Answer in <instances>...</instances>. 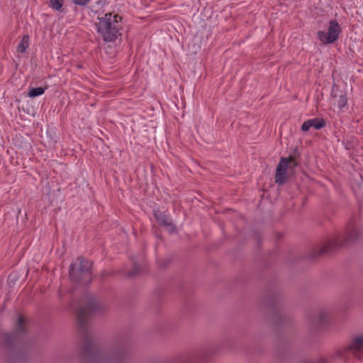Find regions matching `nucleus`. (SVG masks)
Listing matches in <instances>:
<instances>
[{
    "mask_svg": "<svg viewBox=\"0 0 363 363\" xmlns=\"http://www.w3.org/2000/svg\"><path fill=\"white\" fill-rule=\"evenodd\" d=\"M121 17L118 14L108 13L99 18L97 31L106 42L114 41L120 35Z\"/></svg>",
    "mask_w": 363,
    "mask_h": 363,
    "instance_id": "nucleus-1",
    "label": "nucleus"
},
{
    "mask_svg": "<svg viewBox=\"0 0 363 363\" xmlns=\"http://www.w3.org/2000/svg\"><path fill=\"white\" fill-rule=\"evenodd\" d=\"M91 263L84 258L77 259V262L70 265L69 276L74 281L89 279Z\"/></svg>",
    "mask_w": 363,
    "mask_h": 363,
    "instance_id": "nucleus-2",
    "label": "nucleus"
},
{
    "mask_svg": "<svg viewBox=\"0 0 363 363\" xmlns=\"http://www.w3.org/2000/svg\"><path fill=\"white\" fill-rule=\"evenodd\" d=\"M341 33V28L339 23L335 21H330L329 23L328 32L319 30L317 33L318 40L324 45L331 44L336 41Z\"/></svg>",
    "mask_w": 363,
    "mask_h": 363,
    "instance_id": "nucleus-3",
    "label": "nucleus"
},
{
    "mask_svg": "<svg viewBox=\"0 0 363 363\" xmlns=\"http://www.w3.org/2000/svg\"><path fill=\"white\" fill-rule=\"evenodd\" d=\"M293 160L291 159H288L286 157L281 158L277 169L275 174V182L279 184H284L286 179V172L289 167V163H291Z\"/></svg>",
    "mask_w": 363,
    "mask_h": 363,
    "instance_id": "nucleus-4",
    "label": "nucleus"
},
{
    "mask_svg": "<svg viewBox=\"0 0 363 363\" xmlns=\"http://www.w3.org/2000/svg\"><path fill=\"white\" fill-rule=\"evenodd\" d=\"M348 350L357 357L360 358V353L363 352V335L354 338L348 346Z\"/></svg>",
    "mask_w": 363,
    "mask_h": 363,
    "instance_id": "nucleus-5",
    "label": "nucleus"
},
{
    "mask_svg": "<svg viewBox=\"0 0 363 363\" xmlns=\"http://www.w3.org/2000/svg\"><path fill=\"white\" fill-rule=\"evenodd\" d=\"M325 125V121L322 118H315L305 121L301 125L303 132L308 131L311 128L319 130Z\"/></svg>",
    "mask_w": 363,
    "mask_h": 363,
    "instance_id": "nucleus-6",
    "label": "nucleus"
},
{
    "mask_svg": "<svg viewBox=\"0 0 363 363\" xmlns=\"http://www.w3.org/2000/svg\"><path fill=\"white\" fill-rule=\"evenodd\" d=\"M155 216L159 223L166 227L167 230H169L170 233L174 230V227L172 226L171 222L169 220L168 218H167L165 216L160 213H155Z\"/></svg>",
    "mask_w": 363,
    "mask_h": 363,
    "instance_id": "nucleus-7",
    "label": "nucleus"
},
{
    "mask_svg": "<svg viewBox=\"0 0 363 363\" xmlns=\"http://www.w3.org/2000/svg\"><path fill=\"white\" fill-rule=\"evenodd\" d=\"M155 216L159 223L166 227L167 230H169L170 233L174 230V227L172 226L171 222L169 220L168 218H167L165 216L160 213H155Z\"/></svg>",
    "mask_w": 363,
    "mask_h": 363,
    "instance_id": "nucleus-8",
    "label": "nucleus"
},
{
    "mask_svg": "<svg viewBox=\"0 0 363 363\" xmlns=\"http://www.w3.org/2000/svg\"><path fill=\"white\" fill-rule=\"evenodd\" d=\"M29 46V37L28 35H24L19 44L17 46V50L18 52L21 53H23L26 52L27 48Z\"/></svg>",
    "mask_w": 363,
    "mask_h": 363,
    "instance_id": "nucleus-9",
    "label": "nucleus"
},
{
    "mask_svg": "<svg viewBox=\"0 0 363 363\" xmlns=\"http://www.w3.org/2000/svg\"><path fill=\"white\" fill-rule=\"evenodd\" d=\"M96 306L97 303L95 301H91L89 306L87 308H83L79 311V317L80 318H83L86 313H89L90 311H94Z\"/></svg>",
    "mask_w": 363,
    "mask_h": 363,
    "instance_id": "nucleus-10",
    "label": "nucleus"
},
{
    "mask_svg": "<svg viewBox=\"0 0 363 363\" xmlns=\"http://www.w3.org/2000/svg\"><path fill=\"white\" fill-rule=\"evenodd\" d=\"M63 0H50L52 9L61 12L62 11Z\"/></svg>",
    "mask_w": 363,
    "mask_h": 363,
    "instance_id": "nucleus-11",
    "label": "nucleus"
},
{
    "mask_svg": "<svg viewBox=\"0 0 363 363\" xmlns=\"http://www.w3.org/2000/svg\"><path fill=\"white\" fill-rule=\"evenodd\" d=\"M45 89L43 87L31 88L28 94L30 97H36L43 94Z\"/></svg>",
    "mask_w": 363,
    "mask_h": 363,
    "instance_id": "nucleus-12",
    "label": "nucleus"
},
{
    "mask_svg": "<svg viewBox=\"0 0 363 363\" xmlns=\"http://www.w3.org/2000/svg\"><path fill=\"white\" fill-rule=\"evenodd\" d=\"M347 99L345 95H341L338 100V106L342 108L347 105Z\"/></svg>",
    "mask_w": 363,
    "mask_h": 363,
    "instance_id": "nucleus-13",
    "label": "nucleus"
},
{
    "mask_svg": "<svg viewBox=\"0 0 363 363\" xmlns=\"http://www.w3.org/2000/svg\"><path fill=\"white\" fill-rule=\"evenodd\" d=\"M89 1H90V0H72V2L74 4L79 5L81 6H86Z\"/></svg>",
    "mask_w": 363,
    "mask_h": 363,
    "instance_id": "nucleus-14",
    "label": "nucleus"
},
{
    "mask_svg": "<svg viewBox=\"0 0 363 363\" xmlns=\"http://www.w3.org/2000/svg\"><path fill=\"white\" fill-rule=\"evenodd\" d=\"M24 323V319L22 317H20L17 322V328L19 330H21L23 328V325Z\"/></svg>",
    "mask_w": 363,
    "mask_h": 363,
    "instance_id": "nucleus-15",
    "label": "nucleus"
}]
</instances>
